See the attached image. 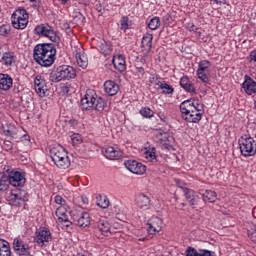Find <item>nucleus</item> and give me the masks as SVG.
<instances>
[{"label":"nucleus","mask_w":256,"mask_h":256,"mask_svg":"<svg viewBox=\"0 0 256 256\" xmlns=\"http://www.w3.org/2000/svg\"><path fill=\"white\" fill-rule=\"evenodd\" d=\"M75 77H77L75 68L69 65H62L52 71L50 74V81H52V83H59L60 81L75 79Z\"/></svg>","instance_id":"nucleus-5"},{"label":"nucleus","mask_w":256,"mask_h":256,"mask_svg":"<svg viewBox=\"0 0 256 256\" xmlns=\"http://www.w3.org/2000/svg\"><path fill=\"white\" fill-rule=\"evenodd\" d=\"M72 145H80V143H83V138L80 134H73L71 136Z\"/></svg>","instance_id":"nucleus-43"},{"label":"nucleus","mask_w":256,"mask_h":256,"mask_svg":"<svg viewBox=\"0 0 256 256\" xmlns=\"http://www.w3.org/2000/svg\"><path fill=\"white\" fill-rule=\"evenodd\" d=\"M57 49L53 44H38L33 50V59L41 67H51L55 63Z\"/></svg>","instance_id":"nucleus-1"},{"label":"nucleus","mask_w":256,"mask_h":256,"mask_svg":"<svg viewBox=\"0 0 256 256\" xmlns=\"http://www.w3.org/2000/svg\"><path fill=\"white\" fill-rule=\"evenodd\" d=\"M13 87V78L9 74L0 73V89L9 91Z\"/></svg>","instance_id":"nucleus-25"},{"label":"nucleus","mask_w":256,"mask_h":256,"mask_svg":"<svg viewBox=\"0 0 256 256\" xmlns=\"http://www.w3.org/2000/svg\"><path fill=\"white\" fill-rule=\"evenodd\" d=\"M0 256H11V246L7 240L0 239Z\"/></svg>","instance_id":"nucleus-34"},{"label":"nucleus","mask_w":256,"mask_h":256,"mask_svg":"<svg viewBox=\"0 0 256 256\" xmlns=\"http://www.w3.org/2000/svg\"><path fill=\"white\" fill-rule=\"evenodd\" d=\"M27 198V192L21 189H15L6 194V201L10 205H19L21 201H25Z\"/></svg>","instance_id":"nucleus-12"},{"label":"nucleus","mask_w":256,"mask_h":256,"mask_svg":"<svg viewBox=\"0 0 256 256\" xmlns=\"http://www.w3.org/2000/svg\"><path fill=\"white\" fill-rule=\"evenodd\" d=\"M203 201L205 203H215L217 201V193L213 190H206L203 194Z\"/></svg>","instance_id":"nucleus-35"},{"label":"nucleus","mask_w":256,"mask_h":256,"mask_svg":"<svg viewBox=\"0 0 256 256\" xmlns=\"http://www.w3.org/2000/svg\"><path fill=\"white\" fill-rule=\"evenodd\" d=\"M150 83L152 84V85H158V87H159V85H161V76H159V75H152L151 77H150Z\"/></svg>","instance_id":"nucleus-44"},{"label":"nucleus","mask_w":256,"mask_h":256,"mask_svg":"<svg viewBox=\"0 0 256 256\" xmlns=\"http://www.w3.org/2000/svg\"><path fill=\"white\" fill-rule=\"evenodd\" d=\"M157 149L155 147H149V149L145 152V159L148 161H155L157 159Z\"/></svg>","instance_id":"nucleus-39"},{"label":"nucleus","mask_w":256,"mask_h":256,"mask_svg":"<svg viewBox=\"0 0 256 256\" xmlns=\"http://www.w3.org/2000/svg\"><path fill=\"white\" fill-rule=\"evenodd\" d=\"M104 91L110 97H113L116 93H119V85L113 80H107L104 83Z\"/></svg>","instance_id":"nucleus-27"},{"label":"nucleus","mask_w":256,"mask_h":256,"mask_svg":"<svg viewBox=\"0 0 256 256\" xmlns=\"http://www.w3.org/2000/svg\"><path fill=\"white\" fill-rule=\"evenodd\" d=\"M73 219L78 227H89L91 225V215L87 212H82L79 216H74Z\"/></svg>","instance_id":"nucleus-23"},{"label":"nucleus","mask_w":256,"mask_h":256,"mask_svg":"<svg viewBox=\"0 0 256 256\" xmlns=\"http://www.w3.org/2000/svg\"><path fill=\"white\" fill-rule=\"evenodd\" d=\"M62 3L65 5V3H67V0H61Z\"/></svg>","instance_id":"nucleus-56"},{"label":"nucleus","mask_w":256,"mask_h":256,"mask_svg":"<svg viewBox=\"0 0 256 256\" xmlns=\"http://www.w3.org/2000/svg\"><path fill=\"white\" fill-rule=\"evenodd\" d=\"M53 237L51 236V231L48 228H40L35 233V242L39 247H45L51 243Z\"/></svg>","instance_id":"nucleus-11"},{"label":"nucleus","mask_w":256,"mask_h":256,"mask_svg":"<svg viewBox=\"0 0 256 256\" xmlns=\"http://www.w3.org/2000/svg\"><path fill=\"white\" fill-rule=\"evenodd\" d=\"M0 34H2V35H9V27L1 26L0 27Z\"/></svg>","instance_id":"nucleus-49"},{"label":"nucleus","mask_w":256,"mask_h":256,"mask_svg":"<svg viewBox=\"0 0 256 256\" xmlns=\"http://www.w3.org/2000/svg\"><path fill=\"white\" fill-rule=\"evenodd\" d=\"M241 87L246 95H256V81L249 75L244 76Z\"/></svg>","instance_id":"nucleus-17"},{"label":"nucleus","mask_w":256,"mask_h":256,"mask_svg":"<svg viewBox=\"0 0 256 256\" xmlns=\"http://www.w3.org/2000/svg\"><path fill=\"white\" fill-rule=\"evenodd\" d=\"M36 35H42V37H47L50 41L57 43L59 41V37L53 27L48 24H40L35 28Z\"/></svg>","instance_id":"nucleus-10"},{"label":"nucleus","mask_w":256,"mask_h":256,"mask_svg":"<svg viewBox=\"0 0 256 256\" xmlns=\"http://www.w3.org/2000/svg\"><path fill=\"white\" fill-rule=\"evenodd\" d=\"M124 166L134 175H143L147 171V166L137 160H127L124 162Z\"/></svg>","instance_id":"nucleus-14"},{"label":"nucleus","mask_w":256,"mask_h":256,"mask_svg":"<svg viewBox=\"0 0 256 256\" xmlns=\"http://www.w3.org/2000/svg\"><path fill=\"white\" fill-rule=\"evenodd\" d=\"M96 205L101 209H107L109 207V198L107 196L98 195L96 197Z\"/></svg>","instance_id":"nucleus-37"},{"label":"nucleus","mask_w":256,"mask_h":256,"mask_svg":"<svg viewBox=\"0 0 256 256\" xmlns=\"http://www.w3.org/2000/svg\"><path fill=\"white\" fill-rule=\"evenodd\" d=\"M183 193L187 201H189L190 205H195L196 203H199V195H197V192L189 190L188 188H183Z\"/></svg>","instance_id":"nucleus-31"},{"label":"nucleus","mask_w":256,"mask_h":256,"mask_svg":"<svg viewBox=\"0 0 256 256\" xmlns=\"http://www.w3.org/2000/svg\"><path fill=\"white\" fill-rule=\"evenodd\" d=\"M148 27L151 29V31H155L161 27V19L159 17H154L149 20Z\"/></svg>","instance_id":"nucleus-38"},{"label":"nucleus","mask_w":256,"mask_h":256,"mask_svg":"<svg viewBox=\"0 0 256 256\" xmlns=\"http://www.w3.org/2000/svg\"><path fill=\"white\" fill-rule=\"evenodd\" d=\"M216 3V5H227V0H210Z\"/></svg>","instance_id":"nucleus-52"},{"label":"nucleus","mask_w":256,"mask_h":256,"mask_svg":"<svg viewBox=\"0 0 256 256\" xmlns=\"http://www.w3.org/2000/svg\"><path fill=\"white\" fill-rule=\"evenodd\" d=\"M4 145H6L8 147V149H11V141L5 140Z\"/></svg>","instance_id":"nucleus-54"},{"label":"nucleus","mask_w":256,"mask_h":256,"mask_svg":"<svg viewBox=\"0 0 256 256\" xmlns=\"http://www.w3.org/2000/svg\"><path fill=\"white\" fill-rule=\"evenodd\" d=\"M98 47L100 49V53L107 57V55H111V52L113 51V46L111 45V42H107L105 40H100L98 42Z\"/></svg>","instance_id":"nucleus-32"},{"label":"nucleus","mask_w":256,"mask_h":256,"mask_svg":"<svg viewBox=\"0 0 256 256\" xmlns=\"http://www.w3.org/2000/svg\"><path fill=\"white\" fill-rule=\"evenodd\" d=\"M55 203H57V205L63 206V204L65 203V199H63V197H61L60 195H57L55 196Z\"/></svg>","instance_id":"nucleus-47"},{"label":"nucleus","mask_w":256,"mask_h":256,"mask_svg":"<svg viewBox=\"0 0 256 256\" xmlns=\"http://www.w3.org/2000/svg\"><path fill=\"white\" fill-rule=\"evenodd\" d=\"M97 229L104 235V237H109L111 235V224H109L107 220H99L97 222Z\"/></svg>","instance_id":"nucleus-29"},{"label":"nucleus","mask_w":256,"mask_h":256,"mask_svg":"<svg viewBox=\"0 0 256 256\" xmlns=\"http://www.w3.org/2000/svg\"><path fill=\"white\" fill-rule=\"evenodd\" d=\"M195 33L198 35V37H201V32H199V31L196 30Z\"/></svg>","instance_id":"nucleus-55"},{"label":"nucleus","mask_w":256,"mask_h":256,"mask_svg":"<svg viewBox=\"0 0 256 256\" xmlns=\"http://www.w3.org/2000/svg\"><path fill=\"white\" fill-rule=\"evenodd\" d=\"M129 17L127 16H123L121 19H120V29L122 31H127V29H129Z\"/></svg>","instance_id":"nucleus-41"},{"label":"nucleus","mask_w":256,"mask_h":256,"mask_svg":"<svg viewBox=\"0 0 256 256\" xmlns=\"http://www.w3.org/2000/svg\"><path fill=\"white\" fill-rule=\"evenodd\" d=\"M140 115H142V117H145L146 119H151V117L155 115V112H153V110H151V108L149 107H143L140 109Z\"/></svg>","instance_id":"nucleus-40"},{"label":"nucleus","mask_w":256,"mask_h":256,"mask_svg":"<svg viewBox=\"0 0 256 256\" xmlns=\"http://www.w3.org/2000/svg\"><path fill=\"white\" fill-rule=\"evenodd\" d=\"M62 92L64 93V95H69V93L71 92V87L67 84L62 86Z\"/></svg>","instance_id":"nucleus-50"},{"label":"nucleus","mask_w":256,"mask_h":256,"mask_svg":"<svg viewBox=\"0 0 256 256\" xmlns=\"http://www.w3.org/2000/svg\"><path fill=\"white\" fill-rule=\"evenodd\" d=\"M240 152L243 157H253L256 153V142L253 138L245 135L238 140Z\"/></svg>","instance_id":"nucleus-7"},{"label":"nucleus","mask_w":256,"mask_h":256,"mask_svg":"<svg viewBox=\"0 0 256 256\" xmlns=\"http://www.w3.org/2000/svg\"><path fill=\"white\" fill-rule=\"evenodd\" d=\"M186 256H213V252L205 249L197 250L194 247H188Z\"/></svg>","instance_id":"nucleus-30"},{"label":"nucleus","mask_w":256,"mask_h":256,"mask_svg":"<svg viewBox=\"0 0 256 256\" xmlns=\"http://www.w3.org/2000/svg\"><path fill=\"white\" fill-rule=\"evenodd\" d=\"M158 89H161L163 95H173V93H175V88L165 81H162Z\"/></svg>","instance_id":"nucleus-36"},{"label":"nucleus","mask_w":256,"mask_h":256,"mask_svg":"<svg viewBox=\"0 0 256 256\" xmlns=\"http://www.w3.org/2000/svg\"><path fill=\"white\" fill-rule=\"evenodd\" d=\"M14 29H25L29 24V13L24 8L16 9L11 16Z\"/></svg>","instance_id":"nucleus-6"},{"label":"nucleus","mask_w":256,"mask_h":256,"mask_svg":"<svg viewBox=\"0 0 256 256\" xmlns=\"http://www.w3.org/2000/svg\"><path fill=\"white\" fill-rule=\"evenodd\" d=\"M0 203H1V198H0Z\"/></svg>","instance_id":"nucleus-59"},{"label":"nucleus","mask_w":256,"mask_h":256,"mask_svg":"<svg viewBox=\"0 0 256 256\" xmlns=\"http://www.w3.org/2000/svg\"><path fill=\"white\" fill-rule=\"evenodd\" d=\"M137 73L140 75H145V69L143 67H137L136 68Z\"/></svg>","instance_id":"nucleus-53"},{"label":"nucleus","mask_w":256,"mask_h":256,"mask_svg":"<svg viewBox=\"0 0 256 256\" xmlns=\"http://www.w3.org/2000/svg\"><path fill=\"white\" fill-rule=\"evenodd\" d=\"M147 232L149 235H155L159 233L163 227V220L157 216H152L151 219L147 222Z\"/></svg>","instance_id":"nucleus-16"},{"label":"nucleus","mask_w":256,"mask_h":256,"mask_svg":"<svg viewBox=\"0 0 256 256\" xmlns=\"http://www.w3.org/2000/svg\"><path fill=\"white\" fill-rule=\"evenodd\" d=\"M212 64L208 60H202L198 63V69L196 75L202 83H209V77H211Z\"/></svg>","instance_id":"nucleus-9"},{"label":"nucleus","mask_w":256,"mask_h":256,"mask_svg":"<svg viewBox=\"0 0 256 256\" xmlns=\"http://www.w3.org/2000/svg\"><path fill=\"white\" fill-rule=\"evenodd\" d=\"M34 89L37 95H39V97H45L48 91L47 82L45 81V78L41 76H36L34 80Z\"/></svg>","instance_id":"nucleus-20"},{"label":"nucleus","mask_w":256,"mask_h":256,"mask_svg":"<svg viewBox=\"0 0 256 256\" xmlns=\"http://www.w3.org/2000/svg\"><path fill=\"white\" fill-rule=\"evenodd\" d=\"M104 156L106 159H110V161H117V159H121L123 157V152L119 148L108 146L105 149Z\"/></svg>","instance_id":"nucleus-22"},{"label":"nucleus","mask_w":256,"mask_h":256,"mask_svg":"<svg viewBox=\"0 0 256 256\" xmlns=\"http://www.w3.org/2000/svg\"><path fill=\"white\" fill-rule=\"evenodd\" d=\"M180 87L184 89V91H187V93H191L192 95H195V84H193V81L189 79L187 76H183L180 78Z\"/></svg>","instance_id":"nucleus-26"},{"label":"nucleus","mask_w":256,"mask_h":256,"mask_svg":"<svg viewBox=\"0 0 256 256\" xmlns=\"http://www.w3.org/2000/svg\"><path fill=\"white\" fill-rule=\"evenodd\" d=\"M135 205L138 209L147 211V209L151 207V198H149L145 193H139L135 196Z\"/></svg>","instance_id":"nucleus-19"},{"label":"nucleus","mask_w":256,"mask_h":256,"mask_svg":"<svg viewBox=\"0 0 256 256\" xmlns=\"http://www.w3.org/2000/svg\"><path fill=\"white\" fill-rule=\"evenodd\" d=\"M91 108L95 109V111H103L105 109V101L101 97H97L95 91L87 90L81 99V109L88 111Z\"/></svg>","instance_id":"nucleus-3"},{"label":"nucleus","mask_w":256,"mask_h":256,"mask_svg":"<svg viewBox=\"0 0 256 256\" xmlns=\"http://www.w3.org/2000/svg\"><path fill=\"white\" fill-rule=\"evenodd\" d=\"M7 189H9V180L5 177L0 178V192L4 193Z\"/></svg>","instance_id":"nucleus-42"},{"label":"nucleus","mask_w":256,"mask_h":256,"mask_svg":"<svg viewBox=\"0 0 256 256\" xmlns=\"http://www.w3.org/2000/svg\"><path fill=\"white\" fill-rule=\"evenodd\" d=\"M186 29H188V31H194V32L199 31V28L197 26H195V24H193V23H187Z\"/></svg>","instance_id":"nucleus-46"},{"label":"nucleus","mask_w":256,"mask_h":256,"mask_svg":"<svg viewBox=\"0 0 256 256\" xmlns=\"http://www.w3.org/2000/svg\"><path fill=\"white\" fill-rule=\"evenodd\" d=\"M56 217H58L59 223H66V227H71L72 222L67 217V208L60 206L56 209Z\"/></svg>","instance_id":"nucleus-24"},{"label":"nucleus","mask_w":256,"mask_h":256,"mask_svg":"<svg viewBox=\"0 0 256 256\" xmlns=\"http://www.w3.org/2000/svg\"><path fill=\"white\" fill-rule=\"evenodd\" d=\"M2 131L6 137H11L12 139H15V137H17L18 130L15 124L6 123L2 125Z\"/></svg>","instance_id":"nucleus-28"},{"label":"nucleus","mask_w":256,"mask_h":256,"mask_svg":"<svg viewBox=\"0 0 256 256\" xmlns=\"http://www.w3.org/2000/svg\"><path fill=\"white\" fill-rule=\"evenodd\" d=\"M50 157L58 169H69L71 167V160L63 146L58 145L50 149Z\"/></svg>","instance_id":"nucleus-4"},{"label":"nucleus","mask_w":256,"mask_h":256,"mask_svg":"<svg viewBox=\"0 0 256 256\" xmlns=\"http://www.w3.org/2000/svg\"><path fill=\"white\" fill-rule=\"evenodd\" d=\"M248 237L253 243H256V227L248 231Z\"/></svg>","instance_id":"nucleus-45"},{"label":"nucleus","mask_w":256,"mask_h":256,"mask_svg":"<svg viewBox=\"0 0 256 256\" xmlns=\"http://www.w3.org/2000/svg\"><path fill=\"white\" fill-rule=\"evenodd\" d=\"M12 249L15 255L18 256H31V246L25 242L21 237H16L12 243Z\"/></svg>","instance_id":"nucleus-8"},{"label":"nucleus","mask_w":256,"mask_h":256,"mask_svg":"<svg viewBox=\"0 0 256 256\" xmlns=\"http://www.w3.org/2000/svg\"><path fill=\"white\" fill-rule=\"evenodd\" d=\"M24 137H25V139H27L29 141V136L25 135Z\"/></svg>","instance_id":"nucleus-57"},{"label":"nucleus","mask_w":256,"mask_h":256,"mask_svg":"<svg viewBox=\"0 0 256 256\" xmlns=\"http://www.w3.org/2000/svg\"><path fill=\"white\" fill-rule=\"evenodd\" d=\"M180 111L187 123H199L203 119V106L195 100H186L180 104Z\"/></svg>","instance_id":"nucleus-2"},{"label":"nucleus","mask_w":256,"mask_h":256,"mask_svg":"<svg viewBox=\"0 0 256 256\" xmlns=\"http://www.w3.org/2000/svg\"><path fill=\"white\" fill-rule=\"evenodd\" d=\"M249 61H250V63L251 62H254V63H256V50H253V51H251L250 52V54H249Z\"/></svg>","instance_id":"nucleus-48"},{"label":"nucleus","mask_w":256,"mask_h":256,"mask_svg":"<svg viewBox=\"0 0 256 256\" xmlns=\"http://www.w3.org/2000/svg\"><path fill=\"white\" fill-rule=\"evenodd\" d=\"M141 49L143 57H149V53H151V49H153V34L147 33L143 36Z\"/></svg>","instance_id":"nucleus-18"},{"label":"nucleus","mask_w":256,"mask_h":256,"mask_svg":"<svg viewBox=\"0 0 256 256\" xmlns=\"http://www.w3.org/2000/svg\"><path fill=\"white\" fill-rule=\"evenodd\" d=\"M112 65L114 69L119 73H123L127 69V62L125 61V56L123 54H115L112 59Z\"/></svg>","instance_id":"nucleus-21"},{"label":"nucleus","mask_w":256,"mask_h":256,"mask_svg":"<svg viewBox=\"0 0 256 256\" xmlns=\"http://www.w3.org/2000/svg\"><path fill=\"white\" fill-rule=\"evenodd\" d=\"M17 57L15 56V52H5L2 55V62L3 65H5V67H11V65H13V63H15Z\"/></svg>","instance_id":"nucleus-33"},{"label":"nucleus","mask_w":256,"mask_h":256,"mask_svg":"<svg viewBox=\"0 0 256 256\" xmlns=\"http://www.w3.org/2000/svg\"><path fill=\"white\" fill-rule=\"evenodd\" d=\"M158 117L163 123H167V116L163 112L158 113Z\"/></svg>","instance_id":"nucleus-51"},{"label":"nucleus","mask_w":256,"mask_h":256,"mask_svg":"<svg viewBox=\"0 0 256 256\" xmlns=\"http://www.w3.org/2000/svg\"><path fill=\"white\" fill-rule=\"evenodd\" d=\"M84 203H87V199H86V200H84Z\"/></svg>","instance_id":"nucleus-58"},{"label":"nucleus","mask_w":256,"mask_h":256,"mask_svg":"<svg viewBox=\"0 0 256 256\" xmlns=\"http://www.w3.org/2000/svg\"><path fill=\"white\" fill-rule=\"evenodd\" d=\"M73 55L76 59V63L81 69H87V65H89V60L87 59V54H85V50L83 46H74Z\"/></svg>","instance_id":"nucleus-13"},{"label":"nucleus","mask_w":256,"mask_h":256,"mask_svg":"<svg viewBox=\"0 0 256 256\" xmlns=\"http://www.w3.org/2000/svg\"><path fill=\"white\" fill-rule=\"evenodd\" d=\"M27 181L25 178L24 172L19 171H11L8 176V183L12 185V187H23Z\"/></svg>","instance_id":"nucleus-15"}]
</instances>
